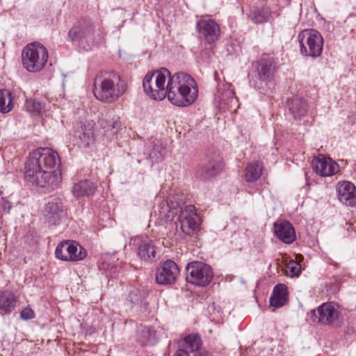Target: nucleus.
Masks as SVG:
<instances>
[{"instance_id":"423d86ee","label":"nucleus","mask_w":356,"mask_h":356,"mask_svg":"<svg viewBox=\"0 0 356 356\" xmlns=\"http://www.w3.org/2000/svg\"><path fill=\"white\" fill-rule=\"evenodd\" d=\"M186 280L198 286H206L213 280V273L211 266L201 261H192L186 266Z\"/></svg>"},{"instance_id":"9b49d317","label":"nucleus","mask_w":356,"mask_h":356,"mask_svg":"<svg viewBox=\"0 0 356 356\" xmlns=\"http://www.w3.org/2000/svg\"><path fill=\"white\" fill-rule=\"evenodd\" d=\"M196 29L204 40L212 44L218 40L220 35V25L213 19L201 17L196 23Z\"/></svg>"},{"instance_id":"a878e982","label":"nucleus","mask_w":356,"mask_h":356,"mask_svg":"<svg viewBox=\"0 0 356 356\" xmlns=\"http://www.w3.org/2000/svg\"><path fill=\"white\" fill-rule=\"evenodd\" d=\"M263 166L259 162H252L248 163L245 169L244 178L247 182H254L261 175Z\"/></svg>"},{"instance_id":"c85d7f7f","label":"nucleus","mask_w":356,"mask_h":356,"mask_svg":"<svg viewBox=\"0 0 356 356\" xmlns=\"http://www.w3.org/2000/svg\"><path fill=\"white\" fill-rule=\"evenodd\" d=\"M13 108L10 92L6 89L0 90V113H7Z\"/></svg>"},{"instance_id":"7c9ffc66","label":"nucleus","mask_w":356,"mask_h":356,"mask_svg":"<svg viewBox=\"0 0 356 356\" xmlns=\"http://www.w3.org/2000/svg\"><path fill=\"white\" fill-rule=\"evenodd\" d=\"M155 247L150 243L143 242L139 245L138 254L145 260H151L155 257Z\"/></svg>"},{"instance_id":"473e14b6","label":"nucleus","mask_w":356,"mask_h":356,"mask_svg":"<svg viewBox=\"0 0 356 356\" xmlns=\"http://www.w3.org/2000/svg\"><path fill=\"white\" fill-rule=\"evenodd\" d=\"M140 332L144 337V341H142L143 343H149L155 337V331L152 327H143Z\"/></svg>"},{"instance_id":"58836bf2","label":"nucleus","mask_w":356,"mask_h":356,"mask_svg":"<svg viewBox=\"0 0 356 356\" xmlns=\"http://www.w3.org/2000/svg\"><path fill=\"white\" fill-rule=\"evenodd\" d=\"M155 78H156V76H154L153 80H155ZM150 86L153 90H155L156 89V83L154 82V81H153V82L151 83Z\"/></svg>"},{"instance_id":"c9c22d12","label":"nucleus","mask_w":356,"mask_h":356,"mask_svg":"<svg viewBox=\"0 0 356 356\" xmlns=\"http://www.w3.org/2000/svg\"><path fill=\"white\" fill-rule=\"evenodd\" d=\"M0 207L5 212L9 213L10 209L12 208V204L8 200H6L4 197H2L0 201Z\"/></svg>"},{"instance_id":"0eeeda50","label":"nucleus","mask_w":356,"mask_h":356,"mask_svg":"<svg viewBox=\"0 0 356 356\" xmlns=\"http://www.w3.org/2000/svg\"><path fill=\"white\" fill-rule=\"evenodd\" d=\"M95 29L94 22L91 19L82 17L78 19L68 31V40L78 45H82L84 42L92 38Z\"/></svg>"},{"instance_id":"e433bc0d","label":"nucleus","mask_w":356,"mask_h":356,"mask_svg":"<svg viewBox=\"0 0 356 356\" xmlns=\"http://www.w3.org/2000/svg\"><path fill=\"white\" fill-rule=\"evenodd\" d=\"M173 356H189V355L186 350L179 348L176 351Z\"/></svg>"},{"instance_id":"ddd939ff","label":"nucleus","mask_w":356,"mask_h":356,"mask_svg":"<svg viewBox=\"0 0 356 356\" xmlns=\"http://www.w3.org/2000/svg\"><path fill=\"white\" fill-rule=\"evenodd\" d=\"M277 63L274 58L270 57L261 58L257 62L256 70L257 78L266 84L271 82L277 71Z\"/></svg>"},{"instance_id":"f257e3e1","label":"nucleus","mask_w":356,"mask_h":356,"mask_svg":"<svg viewBox=\"0 0 356 356\" xmlns=\"http://www.w3.org/2000/svg\"><path fill=\"white\" fill-rule=\"evenodd\" d=\"M144 92L153 99L165 97L174 105L186 107L192 105L198 96V86L189 74L177 72L171 74L167 68L148 72L143 81Z\"/></svg>"},{"instance_id":"a211bd4d","label":"nucleus","mask_w":356,"mask_h":356,"mask_svg":"<svg viewBox=\"0 0 356 356\" xmlns=\"http://www.w3.org/2000/svg\"><path fill=\"white\" fill-rule=\"evenodd\" d=\"M287 106L290 113L295 120H301L306 116L308 111L307 101L298 95L293 96L287 102Z\"/></svg>"},{"instance_id":"f3484780","label":"nucleus","mask_w":356,"mask_h":356,"mask_svg":"<svg viewBox=\"0 0 356 356\" xmlns=\"http://www.w3.org/2000/svg\"><path fill=\"white\" fill-rule=\"evenodd\" d=\"M223 168V163L220 156H215L203 165L197 172L198 177L202 180H207L218 175Z\"/></svg>"},{"instance_id":"9d476101","label":"nucleus","mask_w":356,"mask_h":356,"mask_svg":"<svg viewBox=\"0 0 356 356\" xmlns=\"http://www.w3.org/2000/svg\"><path fill=\"white\" fill-rule=\"evenodd\" d=\"M179 275V268L172 260H167L156 269V282L161 285L174 284Z\"/></svg>"},{"instance_id":"1a4fd4ad","label":"nucleus","mask_w":356,"mask_h":356,"mask_svg":"<svg viewBox=\"0 0 356 356\" xmlns=\"http://www.w3.org/2000/svg\"><path fill=\"white\" fill-rule=\"evenodd\" d=\"M178 223L183 233L190 235L198 229L200 218L193 205H187L180 212Z\"/></svg>"},{"instance_id":"bb28decb","label":"nucleus","mask_w":356,"mask_h":356,"mask_svg":"<svg viewBox=\"0 0 356 356\" xmlns=\"http://www.w3.org/2000/svg\"><path fill=\"white\" fill-rule=\"evenodd\" d=\"M16 307L14 294L6 291L0 295V309L4 313H10Z\"/></svg>"},{"instance_id":"c756f323","label":"nucleus","mask_w":356,"mask_h":356,"mask_svg":"<svg viewBox=\"0 0 356 356\" xmlns=\"http://www.w3.org/2000/svg\"><path fill=\"white\" fill-rule=\"evenodd\" d=\"M25 106L26 111L34 115H39L45 111L44 103L36 99H27Z\"/></svg>"},{"instance_id":"4c0bfd02","label":"nucleus","mask_w":356,"mask_h":356,"mask_svg":"<svg viewBox=\"0 0 356 356\" xmlns=\"http://www.w3.org/2000/svg\"><path fill=\"white\" fill-rule=\"evenodd\" d=\"M194 356H212L209 352L195 353Z\"/></svg>"},{"instance_id":"6e6552de","label":"nucleus","mask_w":356,"mask_h":356,"mask_svg":"<svg viewBox=\"0 0 356 356\" xmlns=\"http://www.w3.org/2000/svg\"><path fill=\"white\" fill-rule=\"evenodd\" d=\"M340 317L339 307L332 302L323 303L318 307L316 311L312 312V320L323 325L339 326Z\"/></svg>"},{"instance_id":"dca6fc26","label":"nucleus","mask_w":356,"mask_h":356,"mask_svg":"<svg viewBox=\"0 0 356 356\" xmlns=\"http://www.w3.org/2000/svg\"><path fill=\"white\" fill-rule=\"evenodd\" d=\"M339 200L347 205L353 206L356 204V187L350 181H340L337 186Z\"/></svg>"},{"instance_id":"f704fd0d","label":"nucleus","mask_w":356,"mask_h":356,"mask_svg":"<svg viewBox=\"0 0 356 356\" xmlns=\"http://www.w3.org/2000/svg\"><path fill=\"white\" fill-rule=\"evenodd\" d=\"M20 317L25 321L31 320L35 318V313L30 307H26L21 311Z\"/></svg>"},{"instance_id":"f8f14e48","label":"nucleus","mask_w":356,"mask_h":356,"mask_svg":"<svg viewBox=\"0 0 356 356\" xmlns=\"http://www.w3.org/2000/svg\"><path fill=\"white\" fill-rule=\"evenodd\" d=\"M314 171L321 177H330L339 170V165L323 154H318L312 162Z\"/></svg>"},{"instance_id":"aec40b11","label":"nucleus","mask_w":356,"mask_h":356,"mask_svg":"<svg viewBox=\"0 0 356 356\" xmlns=\"http://www.w3.org/2000/svg\"><path fill=\"white\" fill-rule=\"evenodd\" d=\"M97 188L95 183L89 179H83L74 184L72 193L76 197H90Z\"/></svg>"},{"instance_id":"2f4dec72","label":"nucleus","mask_w":356,"mask_h":356,"mask_svg":"<svg viewBox=\"0 0 356 356\" xmlns=\"http://www.w3.org/2000/svg\"><path fill=\"white\" fill-rule=\"evenodd\" d=\"M70 244H72V241H64L57 245L55 250V255L57 259L63 261H68Z\"/></svg>"},{"instance_id":"20e7f679","label":"nucleus","mask_w":356,"mask_h":356,"mask_svg":"<svg viewBox=\"0 0 356 356\" xmlns=\"http://www.w3.org/2000/svg\"><path fill=\"white\" fill-rule=\"evenodd\" d=\"M49 53L47 48L38 42L26 44L22 52L23 67L29 72L42 70L47 64Z\"/></svg>"},{"instance_id":"5701e85b","label":"nucleus","mask_w":356,"mask_h":356,"mask_svg":"<svg viewBox=\"0 0 356 356\" xmlns=\"http://www.w3.org/2000/svg\"><path fill=\"white\" fill-rule=\"evenodd\" d=\"M271 15V10L266 5L253 6L250 11L249 18L256 24L267 22Z\"/></svg>"},{"instance_id":"72a5a7b5","label":"nucleus","mask_w":356,"mask_h":356,"mask_svg":"<svg viewBox=\"0 0 356 356\" xmlns=\"http://www.w3.org/2000/svg\"><path fill=\"white\" fill-rule=\"evenodd\" d=\"M286 270L291 276L298 275L300 271V265L295 261H290L286 265Z\"/></svg>"},{"instance_id":"cd10ccee","label":"nucleus","mask_w":356,"mask_h":356,"mask_svg":"<svg viewBox=\"0 0 356 356\" xmlns=\"http://www.w3.org/2000/svg\"><path fill=\"white\" fill-rule=\"evenodd\" d=\"M70 255L68 261H78L83 260L87 256V251L84 248L80 245L77 242L72 241L69 250Z\"/></svg>"},{"instance_id":"4468645a","label":"nucleus","mask_w":356,"mask_h":356,"mask_svg":"<svg viewBox=\"0 0 356 356\" xmlns=\"http://www.w3.org/2000/svg\"><path fill=\"white\" fill-rule=\"evenodd\" d=\"M44 216L49 224H58L60 220L66 216V211L62 202L58 198L48 202L44 209Z\"/></svg>"},{"instance_id":"393cba45","label":"nucleus","mask_w":356,"mask_h":356,"mask_svg":"<svg viewBox=\"0 0 356 356\" xmlns=\"http://www.w3.org/2000/svg\"><path fill=\"white\" fill-rule=\"evenodd\" d=\"M179 346L181 347V348L186 350L188 353V352L197 353L202 346V340L197 334H190L180 341Z\"/></svg>"},{"instance_id":"412c9836","label":"nucleus","mask_w":356,"mask_h":356,"mask_svg":"<svg viewBox=\"0 0 356 356\" xmlns=\"http://www.w3.org/2000/svg\"><path fill=\"white\" fill-rule=\"evenodd\" d=\"M99 123L105 136L110 139L113 138L121 129V122L118 117L102 118Z\"/></svg>"},{"instance_id":"39448f33","label":"nucleus","mask_w":356,"mask_h":356,"mask_svg":"<svg viewBox=\"0 0 356 356\" xmlns=\"http://www.w3.org/2000/svg\"><path fill=\"white\" fill-rule=\"evenodd\" d=\"M298 40L302 56L316 58L321 55L324 40L318 31L312 29H304L298 34Z\"/></svg>"},{"instance_id":"b1692460","label":"nucleus","mask_w":356,"mask_h":356,"mask_svg":"<svg viewBox=\"0 0 356 356\" xmlns=\"http://www.w3.org/2000/svg\"><path fill=\"white\" fill-rule=\"evenodd\" d=\"M92 123L88 122L82 125L79 133V146L88 147L94 142V130Z\"/></svg>"},{"instance_id":"2eb2a0df","label":"nucleus","mask_w":356,"mask_h":356,"mask_svg":"<svg viewBox=\"0 0 356 356\" xmlns=\"http://www.w3.org/2000/svg\"><path fill=\"white\" fill-rule=\"evenodd\" d=\"M219 106L223 109H232L238 107V99L235 95L232 85L228 83H224L218 89Z\"/></svg>"},{"instance_id":"4be33fe9","label":"nucleus","mask_w":356,"mask_h":356,"mask_svg":"<svg viewBox=\"0 0 356 356\" xmlns=\"http://www.w3.org/2000/svg\"><path fill=\"white\" fill-rule=\"evenodd\" d=\"M287 292L286 287L284 284H277L273 291L270 298V306L280 308L282 307L286 302Z\"/></svg>"},{"instance_id":"f03ea898","label":"nucleus","mask_w":356,"mask_h":356,"mask_svg":"<svg viewBox=\"0 0 356 356\" xmlns=\"http://www.w3.org/2000/svg\"><path fill=\"white\" fill-rule=\"evenodd\" d=\"M60 158L51 148H38L30 152L25 163L24 178L30 186L49 192L61 179Z\"/></svg>"},{"instance_id":"6ab92c4d","label":"nucleus","mask_w":356,"mask_h":356,"mask_svg":"<svg viewBox=\"0 0 356 356\" xmlns=\"http://www.w3.org/2000/svg\"><path fill=\"white\" fill-rule=\"evenodd\" d=\"M274 232L280 241L286 244L293 243L296 239L294 228L288 221L275 223Z\"/></svg>"},{"instance_id":"ea45409f","label":"nucleus","mask_w":356,"mask_h":356,"mask_svg":"<svg viewBox=\"0 0 356 356\" xmlns=\"http://www.w3.org/2000/svg\"><path fill=\"white\" fill-rule=\"evenodd\" d=\"M149 158L152 160V161H157L159 157L156 156H153L152 154H149Z\"/></svg>"},{"instance_id":"7ed1b4c3","label":"nucleus","mask_w":356,"mask_h":356,"mask_svg":"<svg viewBox=\"0 0 356 356\" xmlns=\"http://www.w3.org/2000/svg\"><path fill=\"white\" fill-rule=\"evenodd\" d=\"M126 88V83L119 73L104 70L97 74L93 92L99 101L112 103L125 92Z\"/></svg>"}]
</instances>
